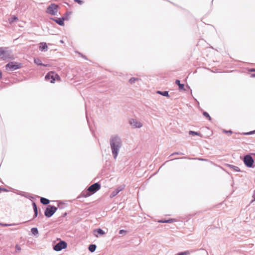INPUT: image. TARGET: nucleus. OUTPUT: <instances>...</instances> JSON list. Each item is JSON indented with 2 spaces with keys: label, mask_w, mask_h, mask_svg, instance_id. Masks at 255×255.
Here are the masks:
<instances>
[{
  "label": "nucleus",
  "mask_w": 255,
  "mask_h": 255,
  "mask_svg": "<svg viewBox=\"0 0 255 255\" xmlns=\"http://www.w3.org/2000/svg\"><path fill=\"white\" fill-rule=\"evenodd\" d=\"M110 145L113 157L116 159L123 145L121 138L117 134L112 135L110 139Z\"/></svg>",
  "instance_id": "obj_1"
},
{
  "label": "nucleus",
  "mask_w": 255,
  "mask_h": 255,
  "mask_svg": "<svg viewBox=\"0 0 255 255\" xmlns=\"http://www.w3.org/2000/svg\"><path fill=\"white\" fill-rule=\"evenodd\" d=\"M101 187V184L99 182L95 183L90 186L87 190L82 192L78 198L88 197L99 190Z\"/></svg>",
  "instance_id": "obj_2"
},
{
  "label": "nucleus",
  "mask_w": 255,
  "mask_h": 255,
  "mask_svg": "<svg viewBox=\"0 0 255 255\" xmlns=\"http://www.w3.org/2000/svg\"><path fill=\"white\" fill-rule=\"evenodd\" d=\"M22 66V64L16 61L9 62L5 65V70L7 71H13L20 69Z\"/></svg>",
  "instance_id": "obj_3"
},
{
  "label": "nucleus",
  "mask_w": 255,
  "mask_h": 255,
  "mask_svg": "<svg viewBox=\"0 0 255 255\" xmlns=\"http://www.w3.org/2000/svg\"><path fill=\"white\" fill-rule=\"evenodd\" d=\"M252 153L245 155L243 158L244 163L248 168H254L255 167V160L251 155Z\"/></svg>",
  "instance_id": "obj_4"
},
{
  "label": "nucleus",
  "mask_w": 255,
  "mask_h": 255,
  "mask_svg": "<svg viewBox=\"0 0 255 255\" xmlns=\"http://www.w3.org/2000/svg\"><path fill=\"white\" fill-rule=\"evenodd\" d=\"M45 79L46 81H50L51 83H54L56 80L60 81L61 78L58 74L55 72L50 71L46 74Z\"/></svg>",
  "instance_id": "obj_5"
},
{
  "label": "nucleus",
  "mask_w": 255,
  "mask_h": 255,
  "mask_svg": "<svg viewBox=\"0 0 255 255\" xmlns=\"http://www.w3.org/2000/svg\"><path fill=\"white\" fill-rule=\"evenodd\" d=\"M57 240L59 241L58 243L53 244V249L54 251L59 252L67 248V243L65 241L60 239H57Z\"/></svg>",
  "instance_id": "obj_6"
},
{
  "label": "nucleus",
  "mask_w": 255,
  "mask_h": 255,
  "mask_svg": "<svg viewBox=\"0 0 255 255\" xmlns=\"http://www.w3.org/2000/svg\"><path fill=\"white\" fill-rule=\"evenodd\" d=\"M57 208L51 205H48L44 211V215L47 218L51 217L57 211Z\"/></svg>",
  "instance_id": "obj_7"
},
{
  "label": "nucleus",
  "mask_w": 255,
  "mask_h": 255,
  "mask_svg": "<svg viewBox=\"0 0 255 255\" xmlns=\"http://www.w3.org/2000/svg\"><path fill=\"white\" fill-rule=\"evenodd\" d=\"M59 8V6L58 4L53 3L47 6L46 12L52 15H56Z\"/></svg>",
  "instance_id": "obj_8"
},
{
  "label": "nucleus",
  "mask_w": 255,
  "mask_h": 255,
  "mask_svg": "<svg viewBox=\"0 0 255 255\" xmlns=\"http://www.w3.org/2000/svg\"><path fill=\"white\" fill-rule=\"evenodd\" d=\"M6 48L0 47V59L2 60H5L11 58V51L10 50H5Z\"/></svg>",
  "instance_id": "obj_9"
},
{
  "label": "nucleus",
  "mask_w": 255,
  "mask_h": 255,
  "mask_svg": "<svg viewBox=\"0 0 255 255\" xmlns=\"http://www.w3.org/2000/svg\"><path fill=\"white\" fill-rule=\"evenodd\" d=\"M125 185L123 184L122 185L119 186L118 188H117L116 189H115L110 194V198H112L114 197H115L116 195L118 194V193L122 191L125 188Z\"/></svg>",
  "instance_id": "obj_10"
},
{
  "label": "nucleus",
  "mask_w": 255,
  "mask_h": 255,
  "mask_svg": "<svg viewBox=\"0 0 255 255\" xmlns=\"http://www.w3.org/2000/svg\"><path fill=\"white\" fill-rule=\"evenodd\" d=\"M129 124L134 128H140L142 126V124L140 122L133 119H130L129 120Z\"/></svg>",
  "instance_id": "obj_11"
},
{
  "label": "nucleus",
  "mask_w": 255,
  "mask_h": 255,
  "mask_svg": "<svg viewBox=\"0 0 255 255\" xmlns=\"http://www.w3.org/2000/svg\"><path fill=\"white\" fill-rule=\"evenodd\" d=\"M106 234L105 232L101 228H98L94 230L93 235L95 237L98 238L100 236H102Z\"/></svg>",
  "instance_id": "obj_12"
},
{
  "label": "nucleus",
  "mask_w": 255,
  "mask_h": 255,
  "mask_svg": "<svg viewBox=\"0 0 255 255\" xmlns=\"http://www.w3.org/2000/svg\"><path fill=\"white\" fill-rule=\"evenodd\" d=\"M50 19L52 21L55 22L57 24L59 25L60 26H64V19L62 18V17H51Z\"/></svg>",
  "instance_id": "obj_13"
},
{
  "label": "nucleus",
  "mask_w": 255,
  "mask_h": 255,
  "mask_svg": "<svg viewBox=\"0 0 255 255\" xmlns=\"http://www.w3.org/2000/svg\"><path fill=\"white\" fill-rule=\"evenodd\" d=\"M33 211H34V215L32 220L35 219L38 216V208L37 205L35 202H33L32 203Z\"/></svg>",
  "instance_id": "obj_14"
},
{
  "label": "nucleus",
  "mask_w": 255,
  "mask_h": 255,
  "mask_svg": "<svg viewBox=\"0 0 255 255\" xmlns=\"http://www.w3.org/2000/svg\"><path fill=\"white\" fill-rule=\"evenodd\" d=\"M39 50L41 51L45 52L48 50L47 44L46 42H41L39 45Z\"/></svg>",
  "instance_id": "obj_15"
},
{
  "label": "nucleus",
  "mask_w": 255,
  "mask_h": 255,
  "mask_svg": "<svg viewBox=\"0 0 255 255\" xmlns=\"http://www.w3.org/2000/svg\"><path fill=\"white\" fill-rule=\"evenodd\" d=\"M175 84H176V85H177L178 86V87H179V90L180 91H181V90H184V91H185V85H184V84H181V83H180V81L179 80H178V79H176V80H175Z\"/></svg>",
  "instance_id": "obj_16"
},
{
  "label": "nucleus",
  "mask_w": 255,
  "mask_h": 255,
  "mask_svg": "<svg viewBox=\"0 0 255 255\" xmlns=\"http://www.w3.org/2000/svg\"><path fill=\"white\" fill-rule=\"evenodd\" d=\"M34 62L37 65L43 66H44V67H46L47 66V65H45V64L42 63L41 60L39 58H35L34 59Z\"/></svg>",
  "instance_id": "obj_17"
},
{
  "label": "nucleus",
  "mask_w": 255,
  "mask_h": 255,
  "mask_svg": "<svg viewBox=\"0 0 255 255\" xmlns=\"http://www.w3.org/2000/svg\"><path fill=\"white\" fill-rule=\"evenodd\" d=\"M40 203L44 205H48L50 201L44 197H41L40 199Z\"/></svg>",
  "instance_id": "obj_18"
},
{
  "label": "nucleus",
  "mask_w": 255,
  "mask_h": 255,
  "mask_svg": "<svg viewBox=\"0 0 255 255\" xmlns=\"http://www.w3.org/2000/svg\"><path fill=\"white\" fill-rule=\"evenodd\" d=\"M156 93L164 97H170L168 91H157Z\"/></svg>",
  "instance_id": "obj_19"
},
{
  "label": "nucleus",
  "mask_w": 255,
  "mask_h": 255,
  "mask_svg": "<svg viewBox=\"0 0 255 255\" xmlns=\"http://www.w3.org/2000/svg\"><path fill=\"white\" fill-rule=\"evenodd\" d=\"M28 221H29L22 222V223H21V224L25 223L26 222H28ZM19 224H21V223H18V224H6V223H0V226H1L2 227H10V226H12L19 225Z\"/></svg>",
  "instance_id": "obj_20"
},
{
  "label": "nucleus",
  "mask_w": 255,
  "mask_h": 255,
  "mask_svg": "<svg viewBox=\"0 0 255 255\" xmlns=\"http://www.w3.org/2000/svg\"><path fill=\"white\" fill-rule=\"evenodd\" d=\"M176 220L175 219H168L167 220H161L158 221L159 223H171L175 222Z\"/></svg>",
  "instance_id": "obj_21"
},
{
  "label": "nucleus",
  "mask_w": 255,
  "mask_h": 255,
  "mask_svg": "<svg viewBox=\"0 0 255 255\" xmlns=\"http://www.w3.org/2000/svg\"><path fill=\"white\" fill-rule=\"evenodd\" d=\"M18 17L16 16V15H13L11 17L9 18L8 20L9 23L11 24L15 21L18 20Z\"/></svg>",
  "instance_id": "obj_22"
},
{
  "label": "nucleus",
  "mask_w": 255,
  "mask_h": 255,
  "mask_svg": "<svg viewBox=\"0 0 255 255\" xmlns=\"http://www.w3.org/2000/svg\"><path fill=\"white\" fill-rule=\"evenodd\" d=\"M227 166L229 167L230 168L232 169L237 172H241V171L240 168L235 165L227 164Z\"/></svg>",
  "instance_id": "obj_23"
},
{
  "label": "nucleus",
  "mask_w": 255,
  "mask_h": 255,
  "mask_svg": "<svg viewBox=\"0 0 255 255\" xmlns=\"http://www.w3.org/2000/svg\"><path fill=\"white\" fill-rule=\"evenodd\" d=\"M97 248V246L95 244H90L88 247V250L89 251L93 253L94 252Z\"/></svg>",
  "instance_id": "obj_24"
},
{
  "label": "nucleus",
  "mask_w": 255,
  "mask_h": 255,
  "mask_svg": "<svg viewBox=\"0 0 255 255\" xmlns=\"http://www.w3.org/2000/svg\"><path fill=\"white\" fill-rule=\"evenodd\" d=\"M71 11H67L64 13L63 16L61 17L62 18L64 19V21L69 19V16L71 14Z\"/></svg>",
  "instance_id": "obj_25"
},
{
  "label": "nucleus",
  "mask_w": 255,
  "mask_h": 255,
  "mask_svg": "<svg viewBox=\"0 0 255 255\" xmlns=\"http://www.w3.org/2000/svg\"><path fill=\"white\" fill-rule=\"evenodd\" d=\"M31 232L32 234L35 236L38 235V230L36 227H33L31 229Z\"/></svg>",
  "instance_id": "obj_26"
},
{
  "label": "nucleus",
  "mask_w": 255,
  "mask_h": 255,
  "mask_svg": "<svg viewBox=\"0 0 255 255\" xmlns=\"http://www.w3.org/2000/svg\"><path fill=\"white\" fill-rule=\"evenodd\" d=\"M189 134L191 135H198V136H200L201 137H202V135L199 132H197V131H193V130H190L189 131Z\"/></svg>",
  "instance_id": "obj_27"
},
{
  "label": "nucleus",
  "mask_w": 255,
  "mask_h": 255,
  "mask_svg": "<svg viewBox=\"0 0 255 255\" xmlns=\"http://www.w3.org/2000/svg\"><path fill=\"white\" fill-rule=\"evenodd\" d=\"M203 115L207 119H208L209 121H211L212 120V118L210 117V115L209 114V113L206 111H204L203 112Z\"/></svg>",
  "instance_id": "obj_28"
},
{
  "label": "nucleus",
  "mask_w": 255,
  "mask_h": 255,
  "mask_svg": "<svg viewBox=\"0 0 255 255\" xmlns=\"http://www.w3.org/2000/svg\"><path fill=\"white\" fill-rule=\"evenodd\" d=\"M139 79L138 78L135 77H131L129 80V83L131 84H132L135 82L136 81L138 80Z\"/></svg>",
  "instance_id": "obj_29"
},
{
  "label": "nucleus",
  "mask_w": 255,
  "mask_h": 255,
  "mask_svg": "<svg viewBox=\"0 0 255 255\" xmlns=\"http://www.w3.org/2000/svg\"><path fill=\"white\" fill-rule=\"evenodd\" d=\"M190 252L188 251L181 252L177 253L176 255H189Z\"/></svg>",
  "instance_id": "obj_30"
},
{
  "label": "nucleus",
  "mask_w": 255,
  "mask_h": 255,
  "mask_svg": "<svg viewBox=\"0 0 255 255\" xmlns=\"http://www.w3.org/2000/svg\"><path fill=\"white\" fill-rule=\"evenodd\" d=\"M255 130H252V131H250L249 132H243L242 133L243 135H252V134H255Z\"/></svg>",
  "instance_id": "obj_31"
},
{
  "label": "nucleus",
  "mask_w": 255,
  "mask_h": 255,
  "mask_svg": "<svg viewBox=\"0 0 255 255\" xmlns=\"http://www.w3.org/2000/svg\"><path fill=\"white\" fill-rule=\"evenodd\" d=\"M15 252L18 253L20 252L21 250L20 246L18 244H16L15 247Z\"/></svg>",
  "instance_id": "obj_32"
},
{
  "label": "nucleus",
  "mask_w": 255,
  "mask_h": 255,
  "mask_svg": "<svg viewBox=\"0 0 255 255\" xmlns=\"http://www.w3.org/2000/svg\"><path fill=\"white\" fill-rule=\"evenodd\" d=\"M175 155H184V153L181 152H175L172 153L170 156H173Z\"/></svg>",
  "instance_id": "obj_33"
},
{
  "label": "nucleus",
  "mask_w": 255,
  "mask_h": 255,
  "mask_svg": "<svg viewBox=\"0 0 255 255\" xmlns=\"http://www.w3.org/2000/svg\"><path fill=\"white\" fill-rule=\"evenodd\" d=\"M74 1L80 5L84 3V1L82 0H74Z\"/></svg>",
  "instance_id": "obj_34"
},
{
  "label": "nucleus",
  "mask_w": 255,
  "mask_h": 255,
  "mask_svg": "<svg viewBox=\"0 0 255 255\" xmlns=\"http://www.w3.org/2000/svg\"><path fill=\"white\" fill-rule=\"evenodd\" d=\"M127 232V231H126V230H123V229H122V230H120L119 231V234H120V235L125 234H126Z\"/></svg>",
  "instance_id": "obj_35"
},
{
  "label": "nucleus",
  "mask_w": 255,
  "mask_h": 255,
  "mask_svg": "<svg viewBox=\"0 0 255 255\" xmlns=\"http://www.w3.org/2000/svg\"><path fill=\"white\" fill-rule=\"evenodd\" d=\"M223 132L226 133H230V134H232L233 133V131L232 130H227L226 129H224Z\"/></svg>",
  "instance_id": "obj_36"
},
{
  "label": "nucleus",
  "mask_w": 255,
  "mask_h": 255,
  "mask_svg": "<svg viewBox=\"0 0 255 255\" xmlns=\"http://www.w3.org/2000/svg\"><path fill=\"white\" fill-rule=\"evenodd\" d=\"M253 199L251 201V203L255 201V190L254 191L253 195L252 196Z\"/></svg>",
  "instance_id": "obj_37"
},
{
  "label": "nucleus",
  "mask_w": 255,
  "mask_h": 255,
  "mask_svg": "<svg viewBox=\"0 0 255 255\" xmlns=\"http://www.w3.org/2000/svg\"><path fill=\"white\" fill-rule=\"evenodd\" d=\"M1 191H7V190L4 188L0 187V192Z\"/></svg>",
  "instance_id": "obj_38"
},
{
  "label": "nucleus",
  "mask_w": 255,
  "mask_h": 255,
  "mask_svg": "<svg viewBox=\"0 0 255 255\" xmlns=\"http://www.w3.org/2000/svg\"><path fill=\"white\" fill-rule=\"evenodd\" d=\"M249 71L251 72H255V68H251L249 70Z\"/></svg>",
  "instance_id": "obj_39"
},
{
  "label": "nucleus",
  "mask_w": 255,
  "mask_h": 255,
  "mask_svg": "<svg viewBox=\"0 0 255 255\" xmlns=\"http://www.w3.org/2000/svg\"><path fill=\"white\" fill-rule=\"evenodd\" d=\"M250 77L251 78H255V73H252L250 74Z\"/></svg>",
  "instance_id": "obj_40"
},
{
  "label": "nucleus",
  "mask_w": 255,
  "mask_h": 255,
  "mask_svg": "<svg viewBox=\"0 0 255 255\" xmlns=\"http://www.w3.org/2000/svg\"><path fill=\"white\" fill-rule=\"evenodd\" d=\"M79 54H80V55H81V56H82V57L83 58H84V59H87V57H86V56H85V55H83V54H81L80 53H79Z\"/></svg>",
  "instance_id": "obj_41"
},
{
  "label": "nucleus",
  "mask_w": 255,
  "mask_h": 255,
  "mask_svg": "<svg viewBox=\"0 0 255 255\" xmlns=\"http://www.w3.org/2000/svg\"><path fill=\"white\" fill-rule=\"evenodd\" d=\"M67 212H65L63 214L62 217H65L67 216Z\"/></svg>",
  "instance_id": "obj_42"
},
{
  "label": "nucleus",
  "mask_w": 255,
  "mask_h": 255,
  "mask_svg": "<svg viewBox=\"0 0 255 255\" xmlns=\"http://www.w3.org/2000/svg\"><path fill=\"white\" fill-rule=\"evenodd\" d=\"M60 204H62V203L61 202H60V203L58 204V208H59V209H62V208H63V207H60Z\"/></svg>",
  "instance_id": "obj_43"
},
{
  "label": "nucleus",
  "mask_w": 255,
  "mask_h": 255,
  "mask_svg": "<svg viewBox=\"0 0 255 255\" xmlns=\"http://www.w3.org/2000/svg\"><path fill=\"white\" fill-rule=\"evenodd\" d=\"M2 72L0 70V79L2 78Z\"/></svg>",
  "instance_id": "obj_44"
},
{
  "label": "nucleus",
  "mask_w": 255,
  "mask_h": 255,
  "mask_svg": "<svg viewBox=\"0 0 255 255\" xmlns=\"http://www.w3.org/2000/svg\"><path fill=\"white\" fill-rule=\"evenodd\" d=\"M198 159L200 160V161H205V160H206V159H204V158H198Z\"/></svg>",
  "instance_id": "obj_45"
},
{
  "label": "nucleus",
  "mask_w": 255,
  "mask_h": 255,
  "mask_svg": "<svg viewBox=\"0 0 255 255\" xmlns=\"http://www.w3.org/2000/svg\"><path fill=\"white\" fill-rule=\"evenodd\" d=\"M40 217H43V215H42V213H41V212H40V213H39V218Z\"/></svg>",
  "instance_id": "obj_46"
},
{
  "label": "nucleus",
  "mask_w": 255,
  "mask_h": 255,
  "mask_svg": "<svg viewBox=\"0 0 255 255\" xmlns=\"http://www.w3.org/2000/svg\"><path fill=\"white\" fill-rule=\"evenodd\" d=\"M186 158H187L186 157H181V159ZM180 159V158H175L174 159Z\"/></svg>",
  "instance_id": "obj_47"
},
{
  "label": "nucleus",
  "mask_w": 255,
  "mask_h": 255,
  "mask_svg": "<svg viewBox=\"0 0 255 255\" xmlns=\"http://www.w3.org/2000/svg\"><path fill=\"white\" fill-rule=\"evenodd\" d=\"M60 42L61 43H64V41H63V40H60Z\"/></svg>",
  "instance_id": "obj_48"
},
{
  "label": "nucleus",
  "mask_w": 255,
  "mask_h": 255,
  "mask_svg": "<svg viewBox=\"0 0 255 255\" xmlns=\"http://www.w3.org/2000/svg\"><path fill=\"white\" fill-rule=\"evenodd\" d=\"M254 156H255V153H252Z\"/></svg>",
  "instance_id": "obj_49"
},
{
  "label": "nucleus",
  "mask_w": 255,
  "mask_h": 255,
  "mask_svg": "<svg viewBox=\"0 0 255 255\" xmlns=\"http://www.w3.org/2000/svg\"><path fill=\"white\" fill-rule=\"evenodd\" d=\"M187 88H190V87L187 85H186Z\"/></svg>",
  "instance_id": "obj_50"
},
{
  "label": "nucleus",
  "mask_w": 255,
  "mask_h": 255,
  "mask_svg": "<svg viewBox=\"0 0 255 255\" xmlns=\"http://www.w3.org/2000/svg\"><path fill=\"white\" fill-rule=\"evenodd\" d=\"M17 229H10L11 231H12V230H16Z\"/></svg>",
  "instance_id": "obj_51"
},
{
  "label": "nucleus",
  "mask_w": 255,
  "mask_h": 255,
  "mask_svg": "<svg viewBox=\"0 0 255 255\" xmlns=\"http://www.w3.org/2000/svg\"><path fill=\"white\" fill-rule=\"evenodd\" d=\"M86 119H87V121H88V117H87V116H86Z\"/></svg>",
  "instance_id": "obj_52"
}]
</instances>
